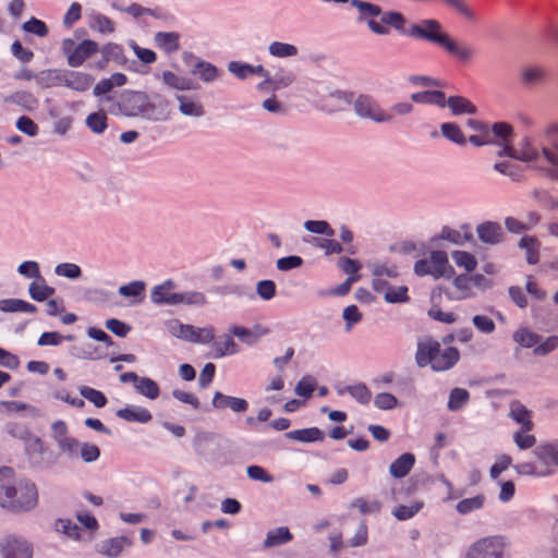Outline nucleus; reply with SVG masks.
I'll use <instances>...</instances> for the list:
<instances>
[{"label":"nucleus","mask_w":558,"mask_h":558,"mask_svg":"<svg viewBox=\"0 0 558 558\" xmlns=\"http://www.w3.org/2000/svg\"><path fill=\"white\" fill-rule=\"evenodd\" d=\"M38 489L28 478L17 477L10 466L0 468V506L13 512H25L38 505Z\"/></svg>","instance_id":"obj_1"},{"label":"nucleus","mask_w":558,"mask_h":558,"mask_svg":"<svg viewBox=\"0 0 558 558\" xmlns=\"http://www.w3.org/2000/svg\"><path fill=\"white\" fill-rule=\"evenodd\" d=\"M460 360L457 348L441 349L439 341L432 337H425L417 342L415 361L420 367L430 366L435 372H444L452 368Z\"/></svg>","instance_id":"obj_2"},{"label":"nucleus","mask_w":558,"mask_h":558,"mask_svg":"<svg viewBox=\"0 0 558 558\" xmlns=\"http://www.w3.org/2000/svg\"><path fill=\"white\" fill-rule=\"evenodd\" d=\"M547 137L556 147V151L548 148L538 151L536 148L527 146L521 153H515L514 156L518 159L534 161L548 177L558 179V123L551 124L547 129Z\"/></svg>","instance_id":"obj_3"},{"label":"nucleus","mask_w":558,"mask_h":558,"mask_svg":"<svg viewBox=\"0 0 558 558\" xmlns=\"http://www.w3.org/2000/svg\"><path fill=\"white\" fill-rule=\"evenodd\" d=\"M411 34L437 43L460 60H468L472 56V50L468 46L458 45L447 34L441 33L440 24L437 21L426 20L421 24L413 25Z\"/></svg>","instance_id":"obj_4"},{"label":"nucleus","mask_w":558,"mask_h":558,"mask_svg":"<svg viewBox=\"0 0 558 558\" xmlns=\"http://www.w3.org/2000/svg\"><path fill=\"white\" fill-rule=\"evenodd\" d=\"M487 287V279L480 274L459 275L445 288L444 292L449 300L461 301L474 298L476 291Z\"/></svg>","instance_id":"obj_5"},{"label":"nucleus","mask_w":558,"mask_h":558,"mask_svg":"<svg viewBox=\"0 0 558 558\" xmlns=\"http://www.w3.org/2000/svg\"><path fill=\"white\" fill-rule=\"evenodd\" d=\"M414 271L417 276H432L435 279L451 278L456 274L444 251H433L428 256L417 260Z\"/></svg>","instance_id":"obj_6"},{"label":"nucleus","mask_w":558,"mask_h":558,"mask_svg":"<svg viewBox=\"0 0 558 558\" xmlns=\"http://www.w3.org/2000/svg\"><path fill=\"white\" fill-rule=\"evenodd\" d=\"M508 545L505 536H486L473 543L464 558H507Z\"/></svg>","instance_id":"obj_7"},{"label":"nucleus","mask_w":558,"mask_h":558,"mask_svg":"<svg viewBox=\"0 0 558 558\" xmlns=\"http://www.w3.org/2000/svg\"><path fill=\"white\" fill-rule=\"evenodd\" d=\"M61 50L66 58L68 64L72 68H78L99 52V45L92 39H84L76 44L74 39L65 38L61 43Z\"/></svg>","instance_id":"obj_8"},{"label":"nucleus","mask_w":558,"mask_h":558,"mask_svg":"<svg viewBox=\"0 0 558 558\" xmlns=\"http://www.w3.org/2000/svg\"><path fill=\"white\" fill-rule=\"evenodd\" d=\"M170 331L177 338L194 343L207 344L215 339V328L213 326L201 328L174 322L170 325Z\"/></svg>","instance_id":"obj_9"},{"label":"nucleus","mask_w":558,"mask_h":558,"mask_svg":"<svg viewBox=\"0 0 558 558\" xmlns=\"http://www.w3.org/2000/svg\"><path fill=\"white\" fill-rule=\"evenodd\" d=\"M356 112L366 118H371L377 122L388 121L392 114L383 110L379 105L368 96H360L355 101Z\"/></svg>","instance_id":"obj_10"},{"label":"nucleus","mask_w":558,"mask_h":558,"mask_svg":"<svg viewBox=\"0 0 558 558\" xmlns=\"http://www.w3.org/2000/svg\"><path fill=\"white\" fill-rule=\"evenodd\" d=\"M2 553L3 558H32L33 556L31 545L25 539L14 536L5 539Z\"/></svg>","instance_id":"obj_11"},{"label":"nucleus","mask_w":558,"mask_h":558,"mask_svg":"<svg viewBox=\"0 0 558 558\" xmlns=\"http://www.w3.org/2000/svg\"><path fill=\"white\" fill-rule=\"evenodd\" d=\"M64 75L63 86L80 93L88 90L94 83V77L84 72L64 70Z\"/></svg>","instance_id":"obj_12"},{"label":"nucleus","mask_w":558,"mask_h":558,"mask_svg":"<svg viewBox=\"0 0 558 558\" xmlns=\"http://www.w3.org/2000/svg\"><path fill=\"white\" fill-rule=\"evenodd\" d=\"M535 456L544 469L558 468V441L545 442L536 447Z\"/></svg>","instance_id":"obj_13"},{"label":"nucleus","mask_w":558,"mask_h":558,"mask_svg":"<svg viewBox=\"0 0 558 558\" xmlns=\"http://www.w3.org/2000/svg\"><path fill=\"white\" fill-rule=\"evenodd\" d=\"M132 545V539L126 536L112 537L99 545L98 553L110 558H116Z\"/></svg>","instance_id":"obj_14"},{"label":"nucleus","mask_w":558,"mask_h":558,"mask_svg":"<svg viewBox=\"0 0 558 558\" xmlns=\"http://www.w3.org/2000/svg\"><path fill=\"white\" fill-rule=\"evenodd\" d=\"M269 332V328L263 325H255L253 328H246L243 326H233L230 328V333L239 338L242 342L247 344H254L263 336Z\"/></svg>","instance_id":"obj_15"},{"label":"nucleus","mask_w":558,"mask_h":558,"mask_svg":"<svg viewBox=\"0 0 558 558\" xmlns=\"http://www.w3.org/2000/svg\"><path fill=\"white\" fill-rule=\"evenodd\" d=\"M373 286L376 291L384 293L385 299L390 303L407 302L409 300L408 288L404 286L385 287L381 278H375Z\"/></svg>","instance_id":"obj_16"},{"label":"nucleus","mask_w":558,"mask_h":558,"mask_svg":"<svg viewBox=\"0 0 558 558\" xmlns=\"http://www.w3.org/2000/svg\"><path fill=\"white\" fill-rule=\"evenodd\" d=\"M181 35L177 32H158L155 35V45L163 52L170 54L180 50Z\"/></svg>","instance_id":"obj_17"},{"label":"nucleus","mask_w":558,"mask_h":558,"mask_svg":"<svg viewBox=\"0 0 558 558\" xmlns=\"http://www.w3.org/2000/svg\"><path fill=\"white\" fill-rule=\"evenodd\" d=\"M403 23L404 20L400 13H388L383 15L380 21L369 20L368 26L373 32L377 34H387L390 26L395 28H401Z\"/></svg>","instance_id":"obj_18"},{"label":"nucleus","mask_w":558,"mask_h":558,"mask_svg":"<svg viewBox=\"0 0 558 558\" xmlns=\"http://www.w3.org/2000/svg\"><path fill=\"white\" fill-rule=\"evenodd\" d=\"M509 415L514 422L521 425V428L533 430L534 423L532 421V412L520 401L515 400L510 403Z\"/></svg>","instance_id":"obj_19"},{"label":"nucleus","mask_w":558,"mask_h":558,"mask_svg":"<svg viewBox=\"0 0 558 558\" xmlns=\"http://www.w3.org/2000/svg\"><path fill=\"white\" fill-rule=\"evenodd\" d=\"M174 283L171 280L157 286L151 291V300L156 304H170L177 305V292H174Z\"/></svg>","instance_id":"obj_20"},{"label":"nucleus","mask_w":558,"mask_h":558,"mask_svg":"<svg viewBox=\"0 0 558 558\" xmlns=\"http://www.w3.org/2000/svg\"><path fill=\"white\" fill-rule=\"evenodd\" d=\"M117 416L126 422L148 423L151 421V413L142 407H126L117 411Z\"/></svg>","instance_id":"obj_21"},{"label":"nucleus","mask_w":558,"mask_h":558,"mask_svg":"<svg viewBox=\"0 0 558 558\" xmlns=\"http://www.w3.org/2000/svg\"><path fill=\"white\" fill-rule=\"evenodd\" d=\"M99 51L102 54V59L95 63V68L98 70H104L111 60L119 61L124 57L123 47L116 43L104 45L99 48Z\"/></svg>","instance_id":"obj_22"},{"label":"nucleus","mask_w":558,"mask_h":558,"mask_svg":"<svg viewBox=\"0 0 558 558\" xmlns=\"http://www.w3.org/2000/svg\"><path fill=\"white\" fill-rule=\"evenodd\" d=\"M213 405L216 409L230 408L234 412H244L247 409V402L244 399L229 397L221 392H216L213 399Z\"/></svg>","instance_id":"obj_23"},{"label":"nucleus","mask_w":558,"mask_h":558,"mask_svg":"<svg viewBox=\"0 0 558 558\" xmlns=\"http://www.w3.org/2000/svg\"><path fill=\"white\" fill-rule=\"evenodd\" d=\"M415 463V457L412 453H403L390 465V474L396 478L407 476Z\"/></svg>","instance_id":"obj_24"},{"label":"nucleus","mask_w":558,"mask_h":558,"mask_svg":"<svg viewBox=\"0 0 558 558\" xmlns=\"http://www.w3.org/2000/svg\"><path fill=\"white\" fill-rule=\"evenodd\" d=\"M229 70L240 78H246L252 75H258L265 78L269 77L268 71H266L262 65L254 66L239 62H231Z\"/></svg>","instance_id":"obj_25"},{"label":"nucleus","mask_w":558,"mask_h":558,"mask_svg":"<svg viewBox=\"0 0 558 558\" xmlns=\"http://www.w3.org/2000/svg\"><path fill=\"white\" fill-rule=\"evenodd\" d=\"M286 436L301 442H315L325 439L324 432L317 427L292 430L287 433Z\"/></svg>","instance_id":"obj_26"},{"label":"nucleus","mask_w":558,"mask_h":558,"mask_svg":"<svg viewBox=\"0 0 558 558\" xmlns=\"http://www.w3.org/2000/svg\"><path fill=\"white\" fill-rule=\"evenodd\" d=\"M477 234L483 242L495 244L502 238L501 227L496 222H485L478 226Z\"/></svg>","instance_id":"obj_27"},{"label":"nucleus","mask_w":558,"mask_h":558,"mask_svg":"<svg viewBox=\"0 0 558 558\" xmlns=\"http://www.w3.org/2000/svg\"><path fill=\"white\" fill-rule=\"evenodd\" d=\"M233 335H225L213 343L216 357L232 355L239 352V345L232 338Z\"/></svg>","instance_id":"obj_28"},{"label":"nucleus","mask_w":558,"mask_h":558,"mask_svg":"<svg viewBox=\"0 0 558 558\" xmlns=\"http://www.w3.org/2000/svg\"><path fill=\"white\" fill-rule=\"evenodd\" d=\"M89 19L90 28L100 34H112L116 31L114 22L101 13H92Z\"/></svg>","instance_id":"obj_29"},{"label":"nucleus","mask_w":558,"mask_h":558,"mask_svg":"<svg viewBox=\"0 0 558 558\" xmlns=\"http://www.w3.org/2000/svg\"><path fill=\"white\" fill-rule=\"evenodd\" d=\"M180 102V111L185 116L201 117L204 114L202 104L193 97L179 95L177 97Z\"/></svg>","instance_id":"obj_30"},{"label":"nucleus","mask_w":558,"mask_h":558,"mask_svg":"<svg viewBox=\"0 0 558 558\" xmlns=\"http://www.w3.org/2000/svg\"><path fill=\"white\" fill-rule=\"evenodd\" d=\"M64 77V70L50 69L43 71L37 80L41 86L49 88L63 86Z\"/></svg>","instance_id":"obj_31"},{"label":"nucleus","mask_w":558,"mask_h":558,"mask_svg":"<svg viewBox=\"0 0 558 558\" xmlns=\"http://www.w3.org/2000/svg\"><path fill=\"white\" fill-rule=\"evenodd\" d=\"M424 508L423 500H414L410 505H399L393 509V515L400 520L405 521L413 518Z\"/></svg>","instance_id":"obj_32"},{"label":"nucleus","mask_w":558,"mask_h":558,"mask_svg":"<svg viewBox=\"0 0 558 558\" xmlns=\"http://www.w3.org/2000/svg\"><path fill=\"white\" fill-rule=\"evenodd\" d=\"M145 283L142 281H133L129 284L122 286L119 293L125 298H132V303H140L145 295Z\"/></svg>","instance_id":"obj_33"},{"label":"nucleus","mask_w":558,"mask_h":558,"mask_svg":"<svg viewBox=\"0 0 558 558\" xmlns=\"http://www.w3.org/2000/svg\"><path fill=\"white\" fill-rule=\"evenodd\" d=\"M0 310L2 312H25V313H35L37 311L36 306L17 299H7L0 301Z\"/></svg>","instance_id":"obj_34"},{"label":"nucleus","mask_w":558,"mask_h":558,"mask_svg":"<svg viewBox=\"0 0 558 558\" xmlns=\"http://www.w3.org/2000/svg\"><path fill=\"white\" fill-rule=\"evenodd\" d=\"M177 305L185 304L190 306H203L207 303V299L203 292L185 291L177 292Z\"/></svg>","instance_id":"obj_35"},{"label":"nucleus","mask_w":558,"mask_h":558,"mask_svg":"<svg viewBox=\"0 0 558 558\" xmlns=\"http://www.w3.org/2000/svg\"><path fill=\"white\" fill-rule=\"evenodd\" d=\"M54 289L47 286L44 279L34 281L29 287L31 296L38 302L48 300L54 294Z\"/></svg>","instance_id":"obj_36"},{"label":"nucleus","mask_w":558,"mask_h":558,"mask_svg":"<svg viewBox=\"0 0 558 558\" xmlns=\"http://www.w3.org/2000/svg\"><path fill=\"white\" fill-rule=\"evenodd\" d=\"M446 105L454 114L474 113L476 111V107L469 99L461 96L450 97Z\"/></svg>","instance_id":"obj_37"},{"label":"nucleus","mask_w":558,"mask_h":558,"mask_svg":"<svg viewBox=\"0 0 558 558\" xmlns=\"http://www.w3.org/2000/svg\"><path fill=\"white\" fill-rule=\"evenodd\" d=\"M292 534L290 533L288 527H278L274 531H270L267 534L264 546L265 547H274L279 546L281 544L288 543L292 539Z\"/></svg>","instance_id":"obj_38"},{"label":"nucleus","mask_w":558,"mask_h":558,"mask_svg":"<svg viewBox=\"0 0 558 558\" xmlns=\"http://www.w3.org/2000/svg\"><path fill=\"white\" fill-rule=\"evenodd\" d=\"M520 246L526 251V258L530 264H536L539 258V242L534 236H523Z\"/></svg>","instance_id":"obj_39"},{"label":"nucleus","mask_w":558,"mask_h":558,"mask_svg":"<svg viewBox=\"0 0 558 558\" xmlns=\"http://www.w3.org/2000/svg\"><path fill=\"white\" fill-rule=\"evenodd\" d=\"M452 259L456 265L463 268L468 272H472L477 267V260L474 255L465 251H454L452 253Z\"/></svg>","instance_id":"obj_40"},{"label":"nucleus","mask_w":558,"mask_h":558,"mask_svg":"<svg viewBox=\"0 0 558 558\" xmlns=\"http://www.w3.org/2000/svg\"><path fill=\"white\" fill-rule=\"evenodd\" d=\"M412 99L416 102L435 104L438 105L439 107L446 106L445 94L438 90L416 93L412 95Z\"/></svg>","instance_id":"obj_41"},{"label":"nucleus","mask_w":558,"mask_h":558,"mask_svg":"<svg viewBox=\"0 0 558 558\" xmlns=\"http://www.w3.org/2000/svg\"><path fill=\"white\" fill-rule=\"evenodd\" d=\"M514 468L518 474L527 476L543 477L553 473L551 469H544L542 465L538 466L534 462H522L517 464Z\"/></svg>","instance_id":"obj_42"},{"label":"nucleus","mask_w":558,"mask_h":558,"mask_svg":"<svg viewBox=\"0 0 558 558\" xmlns=\"http://www.w3.org/2000/svg\"><path fill=\"white\" fill-rule=\"evenodd\" d=\"M108 118L104 110L93 112L86 118V125L97 134H101L108 126Z\"/></svg>","instance_id":"obj_43"},{"label":"nucleus","mask_w":558,"mask_h":558,"mask_svg":"<svg viewBox=\"0 0 558 558\" xmlns=\"http://www.w3.org/2000/svg\"><path fill=\"white\" fill-rule=\"evenodd\" d=\"M136 391L150 400H156L160 396L159 385L148 377H142Z\"/></svg>","instance_id":"obj_44"},{"label":"nucleus","mask_w":558,"mask_h":558,"mask_svg":"<svg viewBox=\"0 0 558 558\" xmlns=\"http://www.w3.org/2000/svg\"><path fill=\"white\" fill-rule=\"evenodd\" d=\"M162 80L165 84L179 90L193 88L192 82L190 80L181 77L171 71H165L162 73Z\"/></svg>","instance_id":"obj_45"},{"label":"nucleus","mask_w":558,"mask_h":558,"mask_svg":"<svg viewBox=\"0 0 558 558\" xmlns=\"http://www.w3.org/2000/svg\"><path fill=\"white\" fill-rule=\"evenodd\" d=\"M485 504V496L477 495L472 498H465L457 505V510L461 514H468L472 511L483 508Z\"/></svg>","instance_id":"obj_46"},{"label":"nucleus","mask_w":558,"mask_h":558,"mask_svg":"<svg viewBox=\"0 0 558 558\" xmlns=\"http://www.w3.org/2000/svg\"><path fill=\"white\" fill-rule=\"evenodd\" d=\"M56 530L75 541L82 539V533H81L80 527L75 523H73L71 520H68V519L57 520Z\"/></svg>","instance_id":"obj_47"},{"label":"nucleus","mask_w":558,"mask_h":558,"mask_svg":"<svg viewBox=\"0 0 558 558\" xmlns=\"http://www.w3.org/2000/svg\"><path fill=\"white\" fill-rule=\"evenodd\" d=\"M310 242L317 246V247H320L323 248L326 254H333V253H340L342 251V246L341 244L333 240L332 236H328V238H318V236H313Z\"/></svg>","instance_id":"obj_48"},{"label":"nucleus","mask_w":558,"mask_h":558,"mask_svg":"<svg viewBox=\"0 0 558 558\" xmlns=\"http://www.w3.org/2000/svg\"><path fill=\"white\" fill-rule=\"evenodd\" d=\"M513 339L515 342L525 348H532L539 341L538 336L526 328H520L517 330L513 335Z\"/></svg>","instance_id":"obj_49"},{"label":"nucleus","mask_w":558,"mask_h":558,"mask_svg":"<svg viewBox=\"0 0 558 558\" xmlns=\"http://www.w3.org/2000/svg\"><path fill=\"white\" fill-rule=\"evenodd\" d=\"M530 432L531 430L520 428V430L515 432L513 435L515 445L522 450L530 449L536 444V437L530 434Z\"/></svg>","instance_id":"obj_50"},{"label":"nucleus","mask_w":558,"mask_h":558,"mask_svg":"<svg viewBox=\"0 0 558 558\" xmlns=\"http://www.w3.org/2000/svg\"><path fill=\"white\" fill-rule=\"evenodd\" d=\"M269 52L275 57L286 58L296 56L298 49L293 45L275 41L270 45Z\"/></svg>","instance_id":"obj_51"},{"label":"nucleus","mask_w":558,"mask_h":558,"mask_svg":"<svg viewBox=\"0 0 558 558\" xmlns=\"http://www.w3.org/2000/svg\"><path fill=\"white\" fill-rule=\"evenodd\" d=\"M80 391L85 399L94 403L97 408H102L107 404L106 396L99 390L84 386Z\"/></svg>","instance_id":"obj_52"},{"label":"nucleus","mask_w":558,"mask_h":558,"mask_svg":"<svg viewBox=\"0 0 558 558\" xmlns=\"http://www.w3.org/2000/svg\"><path fill=\"white\" fill-rule=\"evenodd\" d=\"M538 221V217L536 215H532L531 221L529 223H524L517 218L509 217L506 219V227L510 232L520 233L525 230H529L533 225Z\"/></svg>","instance_id":"obj_53"},{"label":"nucleus","mask_w":558,"mask_h":558,"mask_svg":"<svg viewBox=\"0 0 558 558\" xmlns=\"http://www.w3.org/2000/svg\"><path fill=\"white\" fill-rule=\"evenodd\" d=\"M347 391L363 404L368 403L372 399V392L364 384L350 386L347 388Z\"/></svg>","instance_id":"obj_54"},{"label":"nucleus","mask_w":558,"mask_h":558,"mask_svg":"<svg viewBox=\"0 0 558 558\" xmlns=\"http://www.w3.org/2000/svg\"><path fill=\"white\" fill-rule=\"evenodd\" d=\"M23 29L39 37L47 36L49 32L46 23L36 17H32L29 21L25 22L23 24Z\"/></svg>","instance_id":"obj_55"},{"label":"nucleus","mask_w":558,"mask_h":558,"mask_svg":"<svg viewBox=\"0 0 558 558\" xmlns=\"http://www.w3.org/2000/svg\"><path fill=\"white\" fill-rule=\"evenodd\" d=\"M59 445L62 451L66 452L71 457H77L82 447V442L70 436H63L60 438Z\"/></svg>","instance_id":"obj_56"},{"label":"nucleus","mask_w":558,"mask_h":558,"mask_svg":"<svg viewBox=\"0 0 558 558\" xmlns=\"http://www.w3.org/2000/svg\"><path fill=\"white\" fill-rule=\"evenodd\" d=\"M106 328L118 337H126L132 330V327L124 322L117 318H110L106 322Z\"/></svg>","instance_id":"obj_57"},{"label":"nucleus","mask_w":558,"mask_h":558,"mask_svg":"<svg viewBox=\"0 0 558 558\" xmlns=\"http://www.w3.org/2000/svg\"><path fill=\"white\" fill-rule=\"evenodd\" d=\"M305 228L313 233L325 234L327 236L335 235V230L323 220H308L305 222Z\"/></svg>","instance_id":"obj_58"},{"label":"nucleus","mask_w":558,"mask_h":558,"mask_svg":"<svg viewBox=\"0 0 558 558\" xmlns=\"http://www.w3.org/2000/svg\"><path fill=\"white\" fill-rule=\"evenodd\" d=\"M469 399V392L465 389L454 388L450 393L449 408L451 410H458L466 403Z\"/></svg>","instance_id":"obj_59"},{"label":"nucleus","mask_w":558,"mask_h":558,"mask_svg":"<svg viewBox=\"0 0 558 558\" xmlns=\"http://www.w3.org/2000/svg\"><path fill=\"white\" fill-rule=\"evenodd\" d=\"M441 131L447 138L454 143L463 144L465 142L461 130L454 123H444L441 125Z\"/></svg>","instance_id":"obj_60"},{"label":"nucleus","mask_w":558,"mask_h":558,"mask_svg":"<svg viewBox=\"0 0 558 558\" xmlns=\"http://www.w3.org/2000/svg\"><path fill=\"white\" fill-rule=\"evenodd\" d=\"M247 475L251 480L264 483H270L274 481V476L266 469L259 465H250L247 468Z\"/></svg>","instance_id":"obj_61"},{"label":"nucleus","mask_w":558,"mask_h":558,"mask_svg":"<svg viewBox=\"0 0 558 558\" xmlns=\"http://www.w3.org/2000/svg\"><path fill=\"white\" fill-rule=\"evenodd\" d=\"M354 507L360 510L363 514L378 512L381 508V504L378 500H367L359 498L354 501Z\"/></svg>","instance_id":"obj_62"},{"label":"nucleus","mask_w":558,"mask_h":558,"mask_svg":"<svg viewBox=\"0 0 558 558\" xmlns=\"http://www.w3.org/2000/svg\"><path fill=\"white\" fill-rule=\"evenodd\" d=\"M512 464V458L508 454H501L490 468V476L497 478L504 471Z\"/></svg>","instance_id":"obj_63"},{"label":"nucleus","mask_w":558,"mask_h":558,"mask_svg":"<svg viewBox=\"0 0 558 558\" xmlns=\"http://www.w3.org/2000/svg\"><path fill=\"white\" fill-rule=\"evenodd\" d=\"M82 16V5L78 2H73L63 17V24L66 27H72Z\"/></svg>","instance_id":"obj_64"}]
</instances>
